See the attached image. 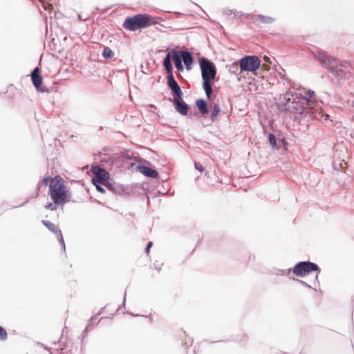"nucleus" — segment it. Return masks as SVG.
I'll list each match as a JSON object with an SVG mask.
<instances>
[{"label": "nucleus", "instance_id": "1", "mask_svg": "<svg viewBox=\"0 0 354 354\" xmlns=\"http://www.w3.org/2000/svg\"><path fill=\"white\" fill-rule=\"evenodd\" d=\"M48 183L49 194L55 205H63L68 201L69 192L61 176L45 178L43 180L44 185H47Z\"/></svg>", "mask_w": 354, "mask_h": 354}, {"label": "nucleus", "instance_id": "2", "mask_svg": "<svg viewBox=\"0 0 354 354\" xmlns=\"http://www.w3.org/2000/svg\"><path fill=\"white\" fill-rule=\"evenodd\" d=\"M200 67L203 81V87L205 91L207 97L209 98L212 93L211 81L215 79L216 69L214 64L205 58H202L200 60Z\"/></svg>", "mask_w": 354, "mask_h": 354}, {"label": "nucleus", "instance_id": "3", "mask_svg": "<svg viewBox=\"0 0 354 354\" xmlns=\"http://www.w3.org/2000/svg\"><path fill=\"white\" fill-rule=\"evenodd\" d=\"M158 18L157 17H153L145 14H138L126 19L123 26L127 30H136L151 25H155L158 24Z\"/></svg>", "mask_w": 354, "mask_h": 354}, {"label": "nucleus", "instance_id": "4", "mask_svg": "<svg viewBox=\"0 0 354 354\" xmlns=\"http://www.w3.org/2000/svg\"><path fill=\"white\" fill-rule=\"evenodd\" d=\"M239 64L241 71L255 73L260 66L261 62L258 57L248 55L241 58Z\"/></svg>", "mask_w": 354, "mask_h": 354}, {"label": "nucleus", "instance_id": "5", "mask_svg": "<svg viewBox=\"0 0 354 354\" xmlns=\"http://www.w3.org/2000/svg\"><path fill=\"white\" fill-rule=\"evenodd\" d=\"M314 101L309 100L306 97L295 93L294 104L288 106V111L293 113H301L305 110V106L311 108Z\"/></svg>", "mask_w": 354, "mask_h": 354}, {"label": "nucleus", "instance_id": "6", "mask_svg": "<svg viewBox=\"0 0 354 354\" xmlns=\"http://www.w3.org/2000/svg\"><path fill=\"white\" fill-rule=\"evenodd\" d=\"M350 68L351 64L348 62L339 60L330 73L336 77L348 79L351 77Z\"/></svg>", "mask_w": 354, "mask_h": 354}, {"label": "nucleus", "instance_id": "7", "mask_svg": "<svg viewBox=\"0 0 354 354\" xmlns=\"http://www.w3.org/2000/svg\"><path fill=\"white\" fill-rule=\"evenodd\" d=\"M313 271H319V268L315 263L309 261L300 262L293 268L294 274L301 277Z\"/></svg>", "mask_w": 354, "mask_h": 354}, {"label": "nucleus", "instance_id": "8", "mask_svg": "<svg viewBox=\"0 0 354 354\" xmlns=\"http://www.w3.org/2000/svg\"><path fill=\"white\" fill-rule=\"evenodd\" d=\"M315 56L319 60V62L330 72L339 61L336 58L328 55L324 51H317Z\"/></svg>", "mask_w": 354, "mask_h": 354}, {"label": "nucleus", "instance_id": "9", "mask_svg": "<svg viewBox=\"0 0 354 354\" xmlns=\"http://www.w3.org/2000/svg\"><path fill=\"white\" fill-rule=\"evenodd\" d=\"M92 172L95 174V177L92 179L93 184H104L109 178V173L99 167H93Z\"/></svg>", "mask_w": 354, "mask_h": 354}, {"label": "nucleus", "instance_id": "10", "mask_svg": "<svg viewBox=\"0 0 354 354\" xmlns=\"http://www.w3.org/2000/svg\"><path fill=\"white\" fill-rule=\"evenodd\" d=\"M167 84L172 91L174 97H178L180 98V97H183V94L182 90L177 82L175 80L173 75L167 76Z\"/></svg>", "mask_w": 354, "mask_h": 354}, {"label": "nucleus", "instance_id": "11", "mask_svg": "<svg viewBox=\"0 0 354 354\" xmlns=\"http://www.w3.org/2000/svg\"><path fill=\"white\" fill-rule=\"evenodd\" d=\"M31 80L38 91L44 92L46 91L42 87V77L39 75V68L38 67H36L32 72Z\"/></svg>", "mask_w": 354, "mask_h": 354}, {"label": "nucleus", "instance_id": "12", "mask_svg": "<svg viewBox=\"0 0 354 354\" xmlns=\"http://www.w3.org/2000/svg\"><path fill=\"white\" fill-rule=\"evenodd\" d=\"M173 104L176 110L181 115H186L188 113L189 107L187 104L183 101V97H174Z\"/></svg>", "mask_w": 354, "mask_h": 354}, {"label": "nucleus", "instance_id": "13", "mask_svg": "<svg viewBox=\"0 0 354 354\" xmlns=\"http://www.w3.org/2000/svg\"><path fill=\"white\" fill-rule=\"evenodd\" d=\"M137 169L141 174L147 177L156 178L158 176V172L149 167L145 165H138Z\"/></svg>", "mask_w": 354, "mask_h": 354}, {"label": "nucleus", "instance_id": "14", "mask_svg": "<svg viewBox=\"0 0 354 354\" xmlns=\"http://www.w3.org/2000/svg\"><path fill=\"white\" fill-rule=\"evenodd\" d=\"M180 57L186 66L187 70L191 69V66L193 64V57L190 53L187 51H180Z\"/></svg>", "mask_w": 354, "mask_h": 354}, {"label": "nucleus", "instance_id": "15", "mask_svg": "<svg viewBox=\"0 0 354 354\" xmlns=\"http://www.w3.org/2000/svg\"><path fill=\"white\" fill-rule=\"evenodd\" d=\"M43 223L45 226H46L50 231L57 234L59 236V240L60 242L64 243L63 236L62 235L61 231L58 229V227L51 222L48 221H43Z\"/></svg>", "mask_w": 354, "mask_h": 354}, {"label": "nucleus", "instance_id": "16", "mask_svg": "<svg viewBox=\"0 0 354 354\" xmlns=\"http://www.w3.org/2000/svg\"><path fill=\"white\" fill-rule=\"evenodd\" d=\"M295 94H292L291 92L287 91L283 96V104L285 109L288 111V106L293 105L295 103Z\"/></svg>", "mask_w": 354, "mask_h": 354}, {"label": "nucleus", "instance_id": "17", "mask_svg": "<svg viewBox=\"0 0 354 354\" xmlns=\"http://www.w3.org/2000/svg\"><path fill=\"white\" fill-rule=\"evenodd\" d=\"M172 59L175 64V66L178 71H183V66L182 64L181 57L179 55V53L177 51H173L171 55Z\"/></svg>", "mask_w": 354, "mask_h": 354}, {"label": "nucleus", "instance_id": "18", "mask_svg": "<svg viewBox=\"0 0 354 354\" xmlns=\"http://www.w3.org/2000/svg\"><path fill=\"white\" fill-rule=\"evenodd\" d=\"M171 56L170 53H168L164 59L163 66L167 71V76L173 75V67L171 63Z\"/></svg>", "mask_w": 354, "mask_h": 354}, {"label": "nucleus", "instance_id": "19", "mask_svg": "<svg viewBox=\"0 0 354 354\" xmlns=\"http://www.w3.org/2000/svg\"><path fill=\"white\" fill-rule=\"evenodd\" d=\"M196 105L202 115H205L208 113L207 104L203 99L196 100Z\"/></svg>", "mask_w": 354, "mask_h": 354}, {"label": "nucleus", "instance_id": "20", "mask_svg": "<svg viewBox=\"0 0 354 354\" xmlns=\"http://www.w3.org/2000/svg\"><path fill=\"white\" fill-rule=\"evenodd\" d=\"M220 111H221V109H220L219 105L218 104H215L213 106V109H212V111L211 113V116H210L212 122L216 120Z\"/></svg>", "mask_w": 354, "mask_h": 354}, {"label": "nucleus", "instance_id": "21", "mask_svg": "<svg viewBox=\"0 0 354 354\" xmlns=\"http://www.w3.org/2000/svg\"><path fill=\"white\" fill-rule=\"evenodd\" d=\"M113 51L107 46H105L103 49L102 55L104 59H110L112 58L114 56Z\"/></svg>", "mask_w": 354, "mask_h": 354}, {"label": "nucleus", "instance_id": "22", "mask_svg": "<svg viewBox=\"0 0 354 354\" xmlns=\"http://www.w3.org/2000/svg\"><path fill=\"white\" fill-rule=\"evenodd\" d=\"M39 1L41 3L43 8L46 10L50 12L53 10V6L52 3H50V0H39Z\"/></svg>", "mask_w": 354, "mask_h": 354}, {"label": "nucleus", "instance_id": "23", "mask_svg": "<svg viewBox=\"0 0 354 354\" xmlns=\"http://www.w3.org/2000/svg\"><path fill=\"white\" fill-rule=\"evenodd\" d=\"M257 18L262 22L266 24H270L273 21V19L270 17H266L261 15H257Z\"/></svg>", "mask_w": 354, "mask_h": 354}, {"label": "nucleus", "instance_id": "24", "mask_svg": "<svg viewBox=\"0 0 354 354\" xmlns=\"http://www.w3.org/2000/svg\"><path fill=\"white\" fill-rule=\"evenodd\" d=\"M6 339H7V332H6V329L3 327L0 326V340L4 341Z\"/></svg>", "mask_w": 354, "mask_h": 354}, {"label": "nucleus", "instance_id": "25", "mask_svg": "<svg viewBox=\"0 0 354 354\" xmlns=\"http://www.w3.org/2000/svg\"><path fill=\"white\" fill-rule=\"evenodd\" d=\"M269 142L270 143V145L272 146V147H275L276 145H277V141H276V139H275V137L273 134H270L269 135Z\"/></svg>", "mask_w": 354, "mask_h": 354}, {"label": "nucleus", "instance_id": "26", "mask_svg": "<svg viewBox=\"0 0 354 354\" xmlns=\"http://www.w3.org/2000/svg\"><path fill=\"white\" fill-rule=\"evenodd\" d=\"M95 187H96V189L102 192V193H104V189L100 186L101 184L100 183H96V184H93Z\"/></svg>", "mask_w": 354, "mask_h": 354}, {"label": "nucleus", "instance_id": "27", "mask_svg": "<svg viewBox=\"0 0 354 354\" xmlns=\"http://www.w3.org/2000/svg\"><path fill=\"white\" fill-rule=\"evenodd\" d=\"M152 245H153V243L151 241L149 242V243L147 244L146 250H145L147 255H149V250Z\"/></svg>", "mask_w": 354, "mask_h": 354}, {"label": "nucleus", "instance_id": "28", "mask_svg": "<svg viewBox=\"0 0 354 354\" xmlns=\"http://www.w3.org/2000/svg\"><path fill=\"white\" fill-rule=\"evenodd\" d=\"M262 68L265 71H269L270 67V65L268 64H263L262 65Z\"/></svg>", "mask_w": 354, "mask_h": 354}, {"label": "nucleus", "instance_id": "29", "mask_svg": "<svg viewBox=\"0 0 354 354\" xmlns=\"http://www.w3.org/2000/svg\"><path fill=\"white\" fill-rule=\"evenodd\" d=\"M195 167L200 171H202L203 170V167L201 164L196 163Z\"/></svg>", "mask_w": 354, "mask_h": 354}, {"label": "nucleus", "instance_id": "30", "mask_svg": "<svg viewBox=\"0 0 354 354\" xmlns=\"http://www.w3.org/2000/svg\"><path fill=\"white\" fill-rule=\"evenodd\" d=\"M346 162H344V160L342 161V162L340 163V167L342 169H344L346 167Z\"/></svg>", "mask_w": 354, "mask_h": 354}, {"label": "nucleus", "instance_id": "31", "mask_svg": "<svg viewBox=\"0 0 354 354\" xmlns=\"http://www.w3.org/2000/svg\"><path fill=\"white\" fill-rule=\"evenodd\" d=\"M48 208H50V209L53 210L55 209V206L50 203L48 206H47Z\"/></svg>", "mask_w": 354, "mask_h": 354}, {"label": "nucleus", "instance_id": "32", "mask_svg": "<svg viewBox=\"0 0 354 354\" xmlns=\"http://www.w3.org/2000/svg\"><path fill=\"white\" fill-rule=\"evenodd\" d=\"M264 59H265L266 62H270V61H269L270 59H269V58L268 57L265 56L264 57Z\"/></svg>", "mask_w": 354, "mask_h": 354}, {"label": "nucleus", "instance_id": "33", "mask_svg": "<svg viewBox=\"0 0 354 354\" xmlns=\"http://www.w3.org/2000/svg\"><path fill=\"white\" fill-rule=\"evenodd\" d=\"M308 93H309L310 96L314 95L313 91H309Z\"/></svg>", "mask_w": 354, "mask_h": 354}]
</instances>
